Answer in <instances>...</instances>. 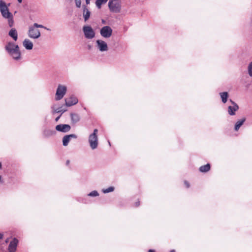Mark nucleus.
I'll return each instance as SVG.
<instances>
[{"label":"nucleus","instance_id":"obj_20","mask_svg":"<svg viewBox=\"0 0 252 252\" xmlns=\"http://www.w3.org/2000/svg\"><path fill=\"white\" fill-rule=\"evenodd\" d=\"M245 118H243L239 121H238L235 125L234 129L236 131L238 130L240 127L243 125L244 123L245 122Z\"/></svg>","mask_w":252,"mask_h":252},{"label":"nucleus","instance_id":"obj_5","mask_svg":"<svg viewBox=\"0 0 252 252\" xmlns=\"http://www.w3.org/2000/svg\"><path fill=\"white\" fill-rule=\"evenodd\" d=\"M108 6L111 12L120 13L121 11V0H109Z\"/></svg>","mask_w":252,"mask_h":252},{"label":"nucleus","instance_id":"obj_23","mask_svg":"<svg viewBox=\"0 0 252 252\" xmlns=\"http://www.w3.org/2000/svg\"><path fill=\"white\" fill-rule=\"evenodd\" d=\"M210 165L209 163H208L205 165L201 166V167H200L199 171L201 172H206L210 170Z\"/></svg>","mask_w":252,"mask_h":252},{"label":"nucleus","instance_id":"obj_7","mask_svg":"<svg viewBox=\"0 0 252 252\" xmlns=\"http://www.w3.org/2000/svg\"><path fill=\"white\" fill-rule=\"evenodd\" d=\"M83 32L87 39H91L95 36V32L90 26H85L83 27Z\"/></svg>","mask_w":252,"mask_h":252},{"label":"nucleus","instance_id":"obj_9","mask_svg":"<svg viewBox=\"0 0 252 252\" xmlns=\"http://www.w3.org/2000/svg\"><path fill=\"white\" fill-rule=\"evenodd\" d=\"M96 47L100 52H107L109 49L107 43L100 39L96 41Z\"/></svg>","mask_w":252,"mask_h":252},{"label":"nucleus","instance_id":"obj_29","mask_svg":"<svg viewBox=\"0 0 252 252\" xmlns=\"http://www.w3.org/2000/svg\"><path fill=\"white\" fill-rule=\"evenodd\" d=\"M184 183H185V185H186L187 188H188L189 187V183L187 181H185L184 182Z\"/></svg>","mask_w":252,"mask_h":252},{"label":"nucleus","instance_id":"obj_39","mask_svg":"<svg viewBox=\"0 0 252 252\" xmlns=\"http://www.w3.org/2000/svg\"><path fill=\"white\" fill-rule=\"evenodd\" d=\"M102 23H105V21H104L103 20H102Z\"/></svg>","mask_w":252,"mask_h":252},{"label":"nucleus","instance_id":"obj_8","mask_svg":"<svg viewBox=\"0 0 252 252\" xmlns=\"http://www.w3.org/2000/svg\"><path fill=\"white\" fill-rule=\"evenodd\" d=\"M113 30L112 28L108 26L103 27L100 30V34L104 38H108L111 36Z\"/></svg>","mask_w":252,"mask_h":252},{"label":"nucleus","instance_id":"obj_11","mask_svg":"<svg viewBox=\"0 0 252 252\" xmlns=\"http://www.w3.org/2000/svg\"><path fill=\"white\" fill-rule=\"evenodd\" d=\"M70 126L67 124H60L56 126V129L57 131L63 132H67L70 130Z\"/></svg>","mask_w":252,"mask_h":252},{"label":"nucleus","instance_id":"obj_1","mask_svg":"<svg viewBox=\"0 0 252 252\" xmlns=\"http://www.w3.org/2000/svg\"><path fill=\"white\" fill-rule=\"evenodd\" d=\"M5 49L13 60L19 61L21 59V53L18 45L12 42H9L5 45Z\"/></svg>","mask_w":252,"mask_h":252},{"label":"nucleus","instance_id":"obj_17","mask_svg":"<svg viewBox=\"0 0 252 252\" xmlns=\"http://www.w3.org/2000/svg\"><path fill=\"white\" fill-rule=\"evenodd\" d=\"M83 16L84 19V21L86 22L90 18L91 15V12L89 11L86 6L83 5Z\"/></svg>","mask_w":252,"mask_h":252},{"label":"nucleus","instance_id":"obj_26","mask_svg":"<svg viewBox=\"0 0 252 252\" xmlns=\"http://www.w3.org/2000/svg\"><path fill=\"white\" fill-rule=\"evenodd\" d=\"M248 71L249 75L251 77H252V61L249 63L248 65Z\"/></svg>","mask_w":252,"mask_h":252},{"label":"nucleus","instance_id":"obj_4","mask_svg":"<svg viewBox=\"0 0 252 252\" xmlns=\"http://www.w3.org/2000/svg\"><path fill=\"white\" fill-rule=\"evenodd\" d=\"M98 129H94L93 132L88 137V142L92 150L96 149L98 146Z\"/></svg>","mask_w":252,"mask_h":252},{"label":"nucleus","instance_id":"obj_22","mask_svg":"<svg viewBox=\"0 0 252 252\" xmlns=\"http://www.w3.org/2000/svg\"><path fill=\"white\" fill-rule=\"evenodd\" d=\"M55 134V131L50 129H46L43 131V135L46 137H50Z\"/></svg>","mask_w":252,"mask_h":252},{"label":"nucleus","instance_id":"obj_16","mask_svg":"<svg viewBox=\"0 0 252 252\" xmlns=\"http://www.w3.org/2000/svg\"><path fill=\"white\" fill-rule=\"evenodd\" d=\"M23 45L27 50H32L33 48L32 42L28 38H26L23 41Z\"/></svg>","mask_w":252,"mask_h":252},{"label":"nucleus","instance_id":"obj_33","mask_svg":"<svg viewBox=\"0 0 252 252\" xmlns=\"http://www.w3.org/2000/svg\"><path fill=\"white\" fill-rule=\"evenodd\" d=\"M3 238V234L0 233V239H1Z\"/></svg>","mask_w":252,"mask_h":252},{"label":"nucleus","instance_id":"obj_15","mask_svg":"<svg viewBox=\"0 0 252 252\" xmlns=\"http://www.w3.org/2000/svg\"><path fill=\"white\" fill-rule=\"evenodd\" d=\"M230 101L232 103L233 106H228V112L230 115H234L235 114V111H236L238 109L239 107L235 103H234L231 100H230Z\"/></svg>","mask_w":252,"mask_h":252},{"label":"nucleus","instance_id":"obj_31","mask_svg":"<svg viewBox=\"0 0 252 252\" xmlns=\"http://www.w3.org/2000/svg\"><path fill=\"white\" fill-rule=\"evenodd\" d=\"M139 205V201L136 202L135 203V206L137 207Z\"/></svg>","mask_w":252,"mask_h":252},{"label":"nucleus","instance_id":"obj_21","mask_svg":"<svg viewBox=\"0 0 252 252\" xmlns=\"http://www.w3.org/2000/svg\"><path fill=\"white\" fill-rule=\"evenodd\" d=\"M220 95L221 98L222 102L224 103H226L228 97V94L227 92L220 93Z\"/></svg>","mask_w":252,"mask_h":252},{"label":"nucleus","instance_id":"obj_24","mask_svg":"<svg viewBox=\"0 0 252 252\" xmlns=\"http://www.w3.org/2000/svg\"><path fill=\"white\" fill-rule=\"evenodd\" d=\"M107 0H96L95 5L98 9H100L101 7L102 4L106 3Z\"/></svg>","mask_w":252,"mask_h":252},{"label":"nucleus","instance_id":"obj_19","mask_svg":"<svg viewBox=\"0 0 252 252\" xmlns=\"http://www.w3.org/2000/svg\"><path fill=\"white\" fill-rule=\"evenodd\" d=\"M71 122L73 124H76L78 123L80 119V116L78 114L76 113H71L70 114Z\"/></svg>","mask_w":252,"mask_h":252},{"label":"nucleus","instance_id":"obj_14","mask_svg":"<svg viewBox=\"0 0 252 252\" xmlns=\"http://www.w3.org/2000/svg\"><path fill=\"white\" fill-rule=\"evenodd\" d=\"M77 136L76 135L74 134H71L69 135H66L63 138V145L64 146H66L68 145L70 140L72 138L76 139Z\"/></svg>","mask_w":252,"mask_h":252},{"label":"nucleus","instance_id":"obj_28","mask_svg":"<svg viewBox=\"0 0 252 252\" xmlns=\"http://www.w3.org/2000/svg\"><path fill=\"white\" fill-rule=\"evenodd\" d=\"M75 1L76 7L78 8H80L81 5V0H75Z\"/></svg>","mask_w":252,"mask_h":252},{"label":"nucleus","instance_id":"obj_37","mask_svg":"<svg viewBox=\"0 0 252 252\" xmlns=\"http://www.w3.org/2000/svg\"><path fill=\"white\" fill-rule=\"evenodd\" d=\"M69 160H67V161H66V164H69Z\"/></svg>","mask_w":252,"mask_h":252},{"label":"nucleus","instance_id":"obj_34","mask_svg":"<svg viewBox=\"0 0 252 252\" xmlns=\"http://www.w3.org/2000/svg\"><path fill=\"white\" fill-rule=\"evenodd\" d=\"M3 183V181L1 180V176H0V183Z\"/></svg>","mask_w":252,"mask_h":252},{"label":"nucleus","instance_id":"obj_25","mask_svg":"<svg viewBox=\"0 0 252 252\" xmlns=\"http://www.w3.org/2000/svg\"><path fill=\"white\" fill-rule=\"evenodd\" d=\"M114 189H114V188L113 187H109L107 189H103L102 190V191L104 193H109V192L113 191L114 190Z\"/></svg>","mask_w":252,"mask_h":252},{"label":"nucleus","instance_id":"obj_32","mask_svg":"<svg viewBox=\"0 0 252 252\" xmlns=\"http://www.w3.org/2000/svg\"><path fill=\"white\" fill-rule=\"evenodd\" d=\"M148 252H155V251L154 250L150 249L148 251Z\"/></svg>","mask_w":252,"mask_h":252},{"label":"nucleus","instance_id":"obj_35","mask_svg":"<svg viewBox=\"0 0 252 252\" xmlns=\"http://www.w3.org/2000/svg\"><path fill=\"white\" fill-rule=\"evenodd\" d=\"M19 3H21L22 2V0H17Z\"/></svg>","mask_w":252,"mask_h":252},{"label":"nucleus","instance_id":"obj_30","mask_svg":"<svg viewBox=\"0 0 252 252\" xmlns=\"http://www.w3.org/2000/svg\"><path fill=\"white\" fill-rule=\"evenodd\" d=\"M91 0H86V3L87 4H89Z\"/></svg>","mask_w":252,"mask_h":252},{"label":"nucleus","instance_id":"obj_36","mask_svg":"<svg viewBox=\"0 0 252 252\" xmlns=\"http://www.w3.org/2000/svg\"><path fill=\"white\" fill-rule=\"evenodd\" d=\"M170 252H175V251L174 250H172Z\"/></svg>","mask_w":252,"mask_h":252},{"label":"nucleus","instance_id":"obj_3","mask_svg":"<svg viewBox=\"0 0 252 252\" xmlns=\"http://www.w3.org/2000/svg\"><path fill=\"white\" fill-rule=\"evenodd\" d=\"M0 11L2 17L7 19L8 24L10 27L14 25L13 16L12 14L9 12L8 6L5 2L2 0H0Z\"/></svg>","mask_w":252,"mask_h":252},{"label":"nucleus","instance_id":"obj_6","mask_svg":"<svg viewBox=\"0 0 252 252\" xmlns=\"http://www.w3.org/2000/svg\"><path fill=\"white\" fill-rule=\"evenodd\" d=\"M67 91L66 87L63 85H59L55 94V99L56 100H61L63 98Z\"/></svg>","mask_w":252,"mask_h":252},{"label":"nucleus","instance_id":"obj_27","mask_svg":"<svg viewBox=\"0 0 252 252\" xmlns=\"http://www.w3.org/2000/svg\"><path fill=\"white\" fill-rule=\"evenodd\" d=\"M88 195L91 197H95L98 196L99 193L96 190H93L89 193Z\"/></svg>","mask_w":252,"mask_h":252},{"label":"nucleus","instance_id":"obj_12","mask_svg":"<svg viewBox=\"0 0 252 252\" xmlns=\"http://www.w3.org/2000/svg\"><path fill=\"white\" fill-rule=\"evenodd\" d=\"M18 243V240L14 238L9 243L8 246V252H15Z\"/></svg>","mask_w":252,"mask_h":252},{"label":"nucleus","instance_id":"obj_13","mask_svg":"<svg viewBox=\"0 0 252 252\" xmlns=\"http://www.w3.org/2000/svg\"><path fill=\"white\" fill-rule=\"evenodd\" d=\"M52 109H53V114L55 113H61V114L55 119V121L56 122L59 121L62 114L67 110L66 109H62V107H56V105L55 104L53 105Z\"/></svg>","mask_w":252,"mask_h":252},{"label":"nucleus","instance_id":"obj_2","mask_svg":"<svg viewBox=\"0 0 252 252\" xmlns=\"http://www.w3.org/2000/svg\"><path fill=\"white\" fill-rule=\"evenodd\" d=\"M37 28H43L47 31H50V29L44 27L42 25L35 23L29 27L27 34L30 38L35 39H38L40 37L41 33Z\"/></svg>","mask_w":252,"mask_h":252},{"label":"nucleus","instance_id":"obj_10","mask_svg":"<svg viewBox=\"0 0 252 252\" xmlns=\"http://www.w3.org/2000/svg\"><path fill=\"white\" fill-rule=\"evenodd\" d=\"M65 104L66 106L69 107L74 105L78 103V99L74 95H71L68 98L65 99Z\"/></svg>","mask_w":252,"mask_h":252},{"label":"nucleus","instance_id":"obj_18","mask_svg":"<svg viewBox=\"0 0 252 252\" xmlns=\"http://www.w3.org/2000/svg\"><path fill=\"white\" fill-rule=\"evenodd\" d=\"M8 35L14 41H16L18 39V33L16 30L15 28H12L8 32Z\"/></svg>","mask_w":252,"mask_h":252},{"label":"nucleus","instance_id":"obj_38","mask_svg":"<svg viewBox=\"0 0 252 252\" xmlns=\"http://www.w3.org/2000/svg\"><path fill=\"white\" fill-rule=\"evenodd\" d=\"M1 166H2L1 163V162H0V169L1 168Z\"/></svg>","mask_w":252,"mask_h":252}]
</instances>
